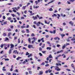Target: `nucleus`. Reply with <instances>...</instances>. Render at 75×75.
<instances>
[{
  "mask_svg": "<svg viewBox=\"0 0 75 75\" xmlns=\"http://www.w3.org/2000/svg\"><path fill=\"white\" fill-rule=\"evenodd\" d=\"M20 6H18L17 8L16 7L12 8V9H13V11L15 13H16V12H17V11H18V9H20ZM15 9L16 10H15Z\"/></svg>",
  "mask_w": 75,
  "mask_h": 75,
  "instance_id": "1",
  "label": "nucleus"
},
{
  "mask_svg": "<svg viewBox=\"0 0 75 75\" xmlns=\"http://www.w3.org/2000/svg\"><path fill=\"white\" fill-rule=\"evenodd\" d=\"M32 18L34 20H37L38 19V18L37 16H33Z\"/></svg>",
  "mask_w": 75,
  "mask_h": 75,
  "instance_id": "2",
  "label": "nucleus"
},
{
  "mask_svg": "<svg viewBox=\"0 0 75 75\" xmlns=\"http://www.w3.org/2000/svg\"><path fill=\"white\" fill-rule=\"evenodd\" d=\"M36 16H37L38 18H39V20H41V19H42V17L41 16L40 17V16H39V15H38V14Z\"/></svg>",
  "mask_w": 75,
  "mask_h": 75,
  "instance_id": "3",
  "label": "nucleus"
},
{
  "mask_svg": "<svg viewBox=\"0 0 75 75\" xmlns=\"http://www.w3.org/2000/svg\"><path fill=\"white\" fill-rule=\"evenodd\" d=\"M70 24H71L72 26H74V23L72 22V21H70L69 23Z\"/></svg>",
  "mask_w": 75,
  "mask_h": 75,
  "instance_id": "4",
  "label": "nucleus"
},
{
  "mask_svg": "<svg viewBox=\"0 0 75 75\" xmlns=\"http://www.w3.org/2000/svg\"><path fill=\"white\" fill-rule=\"evenodd\" d=\"M28 47L29 48H33V47L32 45H29L28 46Z\"/></svg>",
  "mask_w": 75,
  "mask_h": 75,
  "instance_id": "5",
  "label": "nucleus"
},
{
  "mask_svg": "<svg viewBox=\"0 0 75 75\" xmlns=\"http://www.w3.org/2000/svg\"><path fill=\"white\" fill-rule=\"evenodd\" d=\"M10 46H11V47L10 48L11 49H12L13 47H14V45L12 44H11L10 45Z\"/></svg>",
  "mask_w": 75,
  "mask_h": 75,
  "instance_id": "6",
  "label": "nucleus"
},
{
  "mask_svg": "<svg viewBox=\"0 0 75 75\" xmlns=\"http://www.w3.org/2000/svg\"><path fill=\"white\" fill-rule=\"evenodd\" d=\"M33 41H37V38H36L35 37H33Z\"/></svg>",
  "mask_w": 75,
  "mask_h": 75,
  "instance_id": "7",
  "label": "nucleus"
},
{
  "mask_svg": "<svg viewBox=\"0 0 75 75\" xmlns=\"http://www.w3.org/2000/svg\"><path fill=\"white\" fill-rule=\"evenodd\" d=\"M6 68V67L5 66H4L3 67V69H2V71H6V69H4Z\"/></svg>",
  "mask_w": 75,
  "mask_h": 75,
  "instance_id": "8",
  "label": "nucleus"
},
{
  "mask_svg": "<svg viewBox=\"0 0 75 75\" xmlns=\"http://www.w3.org/2000/svg\"><path fill=\"white\" fill-rule=\"evenodd\" d=\"M39 75H42L43 74V71H41L39 72Z\"/></svg>",
  "mask_w": 75,
  "mask_h": 75,
  "instance_id": "9",
  "label": "nucleus"
},
{
  "mask_svg": "<svg viewBox=\"0 0 75 75\" xmlns=\"http://www.w3.org/2000/svg\"><path fill=\"white\" fill-rule=\"evenodd\" d=\"M41 24V22H40L39 21L38 22V23H36V25H37V26H39L40 25L39 24Z\"/></svg>",
  "mask_w": 75,
  "mask_h": 75,
  "instance_id": "10",
  "label": "nucleus"
},
{
  "mask_svg": "<svg viewBox=\"0 0 75 75\" xmlns=\"http://www.w3.org/2000/svg\"><path fill=\"white\" fill-rule=\"evenodd\" d=\"M47 43L49 45L50 47H51V43L49 41L47 42Z\"/></svg>",
  "mask_w": 75,
  "mask_h": 75,
  "instance_id": "11",
  "label": "nucleus"
},
{
  "mask_svg": "<svg viewBox=\"0 0 75 75\" xmlns=\"http://www.w3.org/2000/svg\"><path fill=\"white\" fill-rule=\"evenodd\" d=\"M5 59V61H9V59L6 58H3L2 59V60H3V59Z\"/></svg>",
  "mask_w": 75,
  "mask_h": 75,
  "instance_id": "12",
  "label": "nucleus"
},
{
  "mask_svg": "<svg viewBox=\"0 0 75 75\" xmlns=\"http://www.w3.org/2000/svg\"><path fill=\"white\" fill-rule=\"evenodd\" d=\"M46 49H47V50H51V47H47Z\"/></svg>",
  "mask_w": 75,
  "mask_h": 75,
  "instance_id": "13",
  "label": "nucleus"
},
{
  "mask_svg": "<svg viewBox=\"0 0 75 75\" xmlns=\"http://www.w3.org/2000/svg\"><path fill=\"white\" fill-rule=\"evenodd\" d=\"M19 59H21V57H18L16 59L17 60H18Z\"/></svg>",
  "mask_w": 75,
  "mask_h": 75,
  "instance_id": "14",
  "label": "nucleus"
},
{
  "mask_svg": "<svg viewBox=\"0 0 75 75\" xmlns=\"http://www.w3.org/2000/svg\"><path fill=\"white\" fill-rule=\"evenodd\" d=\"M3 35L4 37H6L7 35V34L6 33H3Z\"/></svg>",
  "mask_w": 75,
  "mask_h": 75,
  "instance_id": "15",
  "label": "nucleus"
},
{
  "mask_svg": "<svg viewBox=\"0 0 75 75\" xmlns=\"http://www.w3.org/2000/svg\"><path fill=\"white\" fill-rule=\"evenodd\" d=\"M55 16V17H57V15L56 14H54L52 16V17H54Z\"/></svg>",
  "mask_w": 75,
  "mask_h": 75,
  "instance_id": "16",
  "label": "nucleus"
},
{
  "mask_svg": "<svg viewBox=\"0 0 75 75\" xmlns=\"http://www.w3.org/2000/svg\"><path fill=\"white\" fill-rule=\"evenodd\" d=\"M61 35L62 36V38H63V37H65V34H62Z\"/></svg>",
  "mask_w": 75,
  "mask_h": 75,
  "instance_id": "17",
  "label": "nucleus"
},
{
  "mask_svg": "<svg viewBox=\"0 0 75 75\" xmlns=\"http://www.w3.org/2000/svg\"><path fill=\"white\" fill-rule=\"evenodd\" d=\"M7 31H11V29L10 28H9L7 29Z\"/></svg>",
  "mask_w": 75,
  "mask_h": 75,
  "instance_id": "18",
  "label": "nucleus"
},
{
  "mask_svg": "<svg viewBox=\"0 0 75 75\" xmlns=\"http://www.w3.org/2000/svg\"><path fill=\"white\" fill-rule=\"evenodd\" d=\"M71 66L72 68H74L75 67V66L74 65V64H71Z\"/></svg>",
  "mask_w": 75,
  "mask_h": 75,
  "instance_id": "19",
  "label": "nucleus"
},
{
  "mask_svg": "<svg viewBox=\"0 0 75 75\" xmlns=\"http://www.w3.org/2000/svg\"><path fill=\"white\" fill-rule=\"evenodd\" d=\"M11 32L8 33V36L9 37L10 36V35H11Z\"/></svg>",
  "mask_w": 75,
  "mask_h": 75,
  "instance_id": "20",
  "label": "nucleus"
},
{
  "mask_svg": "<svg viewBox=\"0 0 75 75\" xmlns=\"http://www.w3.org/2000/svg\"><path fill=\"white\" fill-rule=\"evenodd\" d=\"M28 41L30 42V43H31V38H30L28 39Z\"/></svg>",
  "mask_w": 75,
  "mask_h": 75,
  "instance_id": "21",
  "label": "nucleus"
},
{
  "mask_svg": "<svg viewBox=\"0 0 75 75\" xmlns=\"http://www.w3.org/2000/svg\"><path fill=\"white\" fill-rule=\"evenodd\" d=\"M3 47H4V44H1L0 46V47L2 48Z\"/></svg>",
  "mask_w": 75,
  "mask_h": 75,
  "instance_id": "22",
  "label": "nucleus"
},
{
  "mask_svg": "<svg viewBox=\"0 0 75 75\" xmlns=\"http://www.w3.org/2000/svg\"><path fill=\"white\" fill-rule=\"evenodd\" d=\"M26 30L27 31V33H30V31H29V30L28 29H26Z\"/></svg>",
  "mask_w": 75,
  "mask_h": 75,
  "instance_id": "23",
  "label": "nucleus"
},
{
  "mask_svg": "<svg viewBox=\"0 0 75 75\" xmlns=\"http://www.w3.org/2000/svg\"><path fill=\"white\" fill-rule=\"evenodd\" d=\"M49 11H53V9L52 8H50L49 10Z\"/></svg>",
  "mask_w": 75,
  "mask_h": 75,
  "instance_id": "24",
  "label": "nucleus"
},
{
  "mask_svg": "<svg viewBox=\"0 0 75 75\" xmlns=\"http://www.w3.org/2000/svg\"><path fill=\"white\" fill-rule=\"evenodd\" d=\"M71 41H75V37H73L72 39H71Z\"/></svg>",
  "mask_w": 75,
  "mask_h": 75,
  "instance_id": "25",
  "label": "nucleus"
},
{
  "mask_svg": "<svg viewBox=\"0 0 75 75\" xmlns=\"http://www.w3.org/2000/svg\"><path fill=\"white\" fill-rule=\"evenodd\" d=\"M11 53V49H10L9 51V54H10Z\"/></svg>",
  "mask_w": 75,
  "mask_h": 75,
  "instance_id": "26",
  "label": "nucleus"
},
{
  "mask_svg": "<svg viewBox=\"0 0 75 75\" xmlns=\"http://www.w3.org/2000/svg\"><path fill=\"white\" fill-rule=\"evenodd\" d=\"M66 47V46H65V45H63L62 47V49H64Z\"/></svg>",
  "mask_w": 75,
  "mask_h": 75,
  "instance_id": "27",
  "label": "nucleus"
},
{
  "mask_svg": "<svg viewBox=\"0 0 75 75\" xmlns=\"http://www.w3.org/2000/svg\"><path fill=\"white\" fill-rule=\"evenodd\" d=\"M49 57L50 58H52V55H51V54L49 56Z\"/></svg>",
  "mask_w": 75,
  "mask_h": 75,
  "instance_id": "28",
  "label": "nucleus"
},
{
  "mask_svg": "<svg viewBox=\"0 0 75 75\" xmlns=\"http://www.w3.org/2000/svg\"><path fill=\"white\" fill-rule=\"evenodd\" d=\"M56 33V30H54L53 32V34H55Z\"/></svg>",
  "mask_w": 75,
  "mask_h": 75,
  "instance_id": "29",
  "label": "nucleus"
},
{
  "mask_svg": "<svg viewBox=\"0 0 75 75\" xmlns=\"http://www.w3.org/2000/svg\"><path fill=\"white\" fill-rule=\"evenodd\" d=\"M26 7V6H23L22 8L23 9V10H25V7Z\"/></svg>",
  "mask_w": 75,
  "mask_h": 75,
  "instance_id": "30",
  "label": "nucleus"
},
{
  "mask_svg": "<svg viewBox=\"0 0 75 75\" xmlns=\"http://www.w3.org/2000/svg\"><path fill=\"white\" fill-rule=\"evenodd\" d=\"M41 65H45V63L44 62H42L41 64Z\"/></svg>",
  "mask_w": 75,
  "mask_h": 75,
  "instance_id": "31",
  "label": "nucleus"
},
{
  "mask_svg": "<svg viewBox=\"0 0 75 75\" xmlns=\"http://www.w3.org/2000/svg\"><path fill=\"white\" fill-rule=\"evenodd\" d=\"M44 46H42L41 47L42 48H44V47H45V44H43Z\"/></svg>",
  "mask_w": 75,
  "mask_h": 75,
  "instance_id": "32",
  "label": "nucleus"
},
{
  "mask_svg": "<svg viewBox=\"0 0 75 75\" xmlns=\"http://www.w3.org/2000/svg\"><path fill=\"white\" fill-rule=\"evenodd\" d=\"M29 74H32V71H29Z\"/></svg>",
  "mask_w": 75,
  "mask_h": 75,
  "instance_id": "33",
  "label": "nucleus"
},
{
  "mask_svg": "<svg viewBox=\"0 0 75 75\" xmlns=\"http://www.w3.org/2000/svg\"><path fill=\"white\" fill-rule=\"evenodd\" d=\"M31 37H34L35 36V35H34V33H32L31 35Z\"/></svg>",
  "mask_w": 75,
  "mask_h": 75,
  "instance_id": "34",
  "label": "nucleus"
},
{
  "mask_svg": "<svg viewBox=\"0 0 75 75\" xmlns=\"http://www.w3.org/2000/svg\"><path fill=\"white\" fill-rule=\"evenodd\" d=\"M13 52V54H16V50H14Z\"/></svg>",
  "mask_w": 75,
  "mask_h": 75,
  "instance_id": "35",
  "label": "nucleus"
},
{
  "mask_svg": "<svg viewBox=\"0 0 75 75\" xmlns=\"http://www.w3.org/2000/svg\"><path fill=\"white\" fill-rule=\"evenodd\" d=\"M49 73H51V72H52V70H50V69H49Z\"/></svg>",
  "mask_w": 75,
  "mask_h": 75,
  "instance_id": "36",
  "label": "nucleus"
},
{
  "mask_svg": "<svg viewBox=\"0 0 75 75\" xmlns=\"http://www.w3.org/2000/svg\"><path fill=\"white\" fill-rule=\"evenodd\" d=\"M49 70H46V71H45V73H46V74H47L48 72H49Z\"/></svg>",
  "mask_w": 75,
  "mask_h": 75,
  "instance_id": "37",
  "label": "nucleus"
},
{
  "mask_svg": "<svg viewBox=\"0 0 75 75\" xmlns=\"http://www.w3.org/2000/svg\"><path fill=\"white\" fill-rule=\"evenodd\" d=\"M25 26H21V28H25Z\"/></svg>",
  "mask_w": 75,
  "mask_h": 75,
  "instance_id": "38",
  "label": "nucleus"
},
{
  "mask_svg": "<svg viewBox=\"0 0 75 75\" xmlns=\"http://www.w3.org/2000/svg\"><path fill=\"white\" fill-rule=\"evenodd\" d=\"M6 38V39L5 40V41H8V38Z\"/></svg>",
  "mask_w": 75,
  "mask_h": 75,
  "instance_id": "39",
  "label": "nucleus"
},
{
  "mask_svg": "<svg viewBox=\"0 0 75 75\" xmlns=\"http://www.w3.org/2000/svg\"><path fill=\"white\" fill-rule=\"evenodd\" d=\"M29 54H30V53H28V52H26V55H29Z\"/></svg>",
  "mask_w": 75,
  "mask_h": 75,
  "instance_id": "40",
  "label": "nucleus"
},
{
  "mask_svg": "<svg viewBox=\"0 0 75 75\" xmlns=\"http://www.w3.org/2000/svg\"><path fill=\"white\" fill-rule=\"evenodd\" d=\"M59 68V67H56L55 68V70H57H57Z\"/></svg>",
  "mask_w": 75,
  "mask_h": 75,
  "instance_id": "41",
  "label": "nucleus"
},
{
  "mask_svg": "<svg viewBox=\"0 0 75 75\" xmlns=\"http://www.w3.org/2000/svg\"><path fill=\"white\" fill-rule=\"evenodd\" d=\"M3 19L4 20H5V19H6V17L5 16H3Z\"/></svg>",
  "mask_w": 75,
  "mask_h": 75,
  "instance_id": "42",
  "label": "nucleus"
},
{
  "mask_svg": "<svg viewBox=\"0 0 75 75\" xmlns=\"http://www.w3.org/2000/svg\"><path fill=\"white\" fill-rule=\"evenodd\" d=\"M7 22L6 21V22H4L3 24H7Z\"/></svg>",
  "mask_w": 75,
  "mask_h": 75,
  "instance_id": "43",
  "label": "nucleus"
},
{
  "mask_svg": "<svg viewBox=\"0 0 75 75\" xmlns=\"http://www.w3.org/2000/svg\"><path fill=\"white\" fill-rule=\"evenodd\" d=\"M8 20H11V18L10 17H9L8 18Z\"/></svg>",
  "mask_w": 75,
  "mask_h": 75,
  "instance_id": "44",
  "label": "nucleus"
},
{
  "mask_svg": "<svg viewBox=\"0 0 75 75\" xmlns=\"http://www.w3.org/2000/svg\"><path fill=\"white\" fill-rule=\"evenodd\" d=\"M59 29L61 31H63V29H62V28H60Z\"/></svg>",
  "mask_w": 75,
  "mask_h": 75,
  "instance_id": "45",
  "label": "nucleus"
},
{
  "mask_svg": "<svg viewBox=\"0 0 75 75\" xmlns=\"http://www.w3.org/2000/svg\"><path fill=\"white\" fill-rule=\"evenodd\" d=\"M25 74H26V75H28V72H27V71L26 72H25Z\"/></svg>",
  "mask_w": 75,
  "mask_h": 75,
  "instance_id": "46",
  "label": "nucleus"
},
{
  "mask_svg": "<svg viewBox=\"0 0 75 75\" xmlns=\"http://www.w3.org/2000/svg\"><path fill=\"white\" fill-rule=\"evenodd\" d=\"M35 2L36 3V5H37V4H38V1H35Z\"/></svg>",
  "mask_w": 75,
  "mask_h": 75,
  "instance_id": "47",
  "label": "nucleus"
},
{
  "mask_svg": "<svg viewBox=\"0 0 75 75\" xmlns=\"http://www.w3.org/2000/svg\"><path fill=\"white\" fill-rule=\"evenodd\" d=\"M39 51H42V48L41 47H39Z\"/></svg>",
  "mask_w": 75,
  "mask_h": 75,
  "instance_id": "48",
  "label": "nucleus"
},
{
  "mask_svg": "<svg viewBox=\"0 0 75 75\" xmlns=\"http://www.w3.org/2000/svg\"><path fill=\"white\" fill-rule=\"evenodd\" d=\"M35 41L34 40H32V44H34V42H35Z\"/></svg>",
  "mask_w": 75,
  "mask_h": 75,
  "instance_id": "49",
  "label": "nucleus"
},
{
  "mask_svg": "<svg viewBox=\"0 0 75 75\" xmlns=\"http://www.w3.org/2000/svg\"><path fill=\"white\" fill-rule=\"evenodd\" d=\"M47 38H48V37H49V35H47L45 36Z\"/></svg>",
  "mask_w": 75,
  "mask_h": 75,
  "instance_id": "50",
  "label": "nucleus"
},
{
  "mask_svg": "<svg viewBox=\"0 0 75 75\" xmlns=\"http://www.w3.org/2000/svg\"><path fill=\"white\" fill-rule=\"evenodd\" d=\"M63 25H66V23L64 22L63 23Z\"/></svg>",
  "mask_w": 75,
  "mask_h": 75,
  "instance_id": "51",
  "label": "nucleus"
},
{
  "mask_svg": "<svg viewBox=\"0 0 75 75\" xmlns=\"http://www.w3.org/2000/svg\"><path fill=\"white\" fill-rule=\"evenodd\" d=\"M34 14H35V13H33L30 14V16H33Z\"/></svg>",
  "mask_w": 75,
  "mask_h": 75,
  "instance_id": "52",
  "label": "nucleus"
},
{
  "mask_svg": "<svg viewBox=\"0 0 75 75\" xmlns=\"http://www.w3.org/2000/svg\"><path fill=\"white\" fill-rule=\"evenodd\" d=\"M21 32L22 33H25V31H24V30H23L21 31Z\"/></svg>",
  "mask_w": 75,
  "mask_h": 75,
  "instance_id": "53",
  "label": "nucleus"
},
{
  "mask_svg": "<svg viewBox=\"0 0 75 75\" xmlns=\"http://www.w3.org/2000/svg\"><path fill=\"white\" fill-rule=\"evenodd\" d=\"M39 55L40 56H42V54L41 53H39Z\"/></svg>",
  "mask_w": 75,
  "mask_h": 75,
  "instance_id": "54",
  "label": "nucleus"
},
{
  "mask_svg": "<svg viewBox=\"0 0 75 75\" xmlns=\"http://www.w3.org/2000/svg\"><path fill=\"white\" fill-rule=\"evenodd\" d=\"M39 69H41V68H40V67H38L37 69L38 70H39Z\"/></svg>",
  "mask_w": 75,
  "mask_h": 75,
  "instance_id": "55",
  "label": "nucleus"
},
{
  "mask_svg": "<svg viewBox=\"0 0 75 75\" xmlns=\"http://www.w3.org/2000/svg\"><path fill=\"white\" fill-rule=\"evenodd\" d=\"M11 15L13 17H15V15H14V14H11Z\"/></svg>",
  "mask_w": 75,
  "mask_h": 75,
  "instance_id": "56",
  "label": "nucleus"
},
{
  "mask_svg": "<svg viewBox=\"0 0 75 75\" xmlns=\"http://www.w3.org/2000/svg\"><path fill=\"white\" fill-rule=\"evenodd\" d=\"M13 27H14V26H13V25L11 26V28H13Z\"/></svg>",
  "mask_w": 75,
  "mask_h": 75,
  "instance_id": "57",
  "label": "nucleus"
},
{
  "mask_svg": "<svg viewBox=\"0 0 75 75\" xmlns=\"http://www.w3.org/2000/svg\"><path fill=\"white\" fill-rule=\"evenodd\" d=\"M50 65L49 64H47L45 65V66H46V67H48V66H49Z\"/></svg>",
  "mask_w": 75,
  "mask_h": 75,
  "instance_id": "58",
  "label": "nucleus"
},
{
  "mask_svg": "<svg viewBox=\"0 0 75 75\" xmlns=\"http://www.w3.org/2000/svg\"><path fill=\"white\" fill-rule=\"evenodd\" d=\"M58 37H57L56 38H54V39L55 40H57V39H58Z\"/></svg>",
  "mask_w": 75,
  "mask_h": 75,
  "instance_id": "59",
  "label": "nucleus"
},
{
  "mask_svg": "<svg viewBox=\"0 0 75 75\" xmlns=\"http://www.w3.org/2000/svg\"><path fill=\"white\" fill-rule=\"evenodd\" d=\"M4 49L5 50H7V47L5 46Z\"/></svg>",
  "mask_w": 75,
  "mask_h": 75,
  "instance_id": "60",
  "label": "nucleus"
},
{
  "mask_svg": "<svg viewBox=\"0 0 75 75\" xmlns=\"http://www.w3.org/2000/svg\"><path fill=\"white\" fill-rule=\"evenodd\" d=\"M17 37H15L14 38V40H16L17 39Z\"/></svg>",
  "mask_w": 75,
  "mask_h": 75,
  "instance_id": "61",
  "label": "nucleus"
},
{
  "mask_svg": "<svg viewBox=\"0 0 75 75\" xmlns=\"http://www.w3.org/2000/svg\"><path fill=\"white\" fill-rule=\"evenodd\" d=\"M61 54H59V55H58L57 56V57L58 58L59 57H61Z\"/></svg>",
  "mask_w": 75,
  "mask_h": 75,
  "instance_id": "62",
  "label": "nucleus"
},
{
  "mask_svg": "<svg viewBox=\"0 0 75 75\" xmlns=\"http://www.w3.org/2000/svg\"><path fill=\"white\" fill-rule=\"evenodd\" d=\"M75 0H70V1H71L72 2H74V1H75Z\"/></svg>",
  "mask_w": 75,
  "mask_h": 75,
  "instance_id": "63",
  "label": "nucleus"
},
{
  "mask_svg": "<svg viewBox=\"0 0 75 75\" xmlns=\"http://www.w3.org/2000/svg\"><path fill=\"white\" fill-rule=\"evenodd\" d=\"M18 43H20V39H18Z\"/></svg>",
  "mask_w": 75,
  "mask_h": 75,
  "instance_id": "64",
  "label": "nucleus"
}]
</instances>
